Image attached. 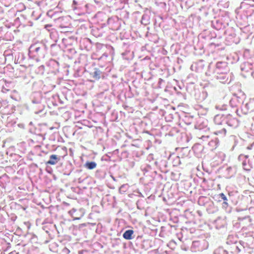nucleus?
<instances>
[{"instance_id": "f257e3e1", "label": "nucleus", "mask_w": 254, "mask_h": 254, "mask_svg": "<svg viewBox=\"0 0 254 254\" xmlns=\"http://www.w3.org/2000/svg\"><path fill=\"white\" fill-rule=\"evenodd\" d=\"M60 160V157H58L56 155L53 154L50 156V160L47 162L46 164L54 165Z\"/></svg>"}, {"instance_id": "f03ea898", "label": "nucleus", "mask_w": 254, "mask_h": 254, "mask_svg": "<svg viewBox=\"0 0 254 254\" xmlns=\"http://www.w3.org/2000/svg\"><path fill=\"white\" fill-rule=\"evenodd\" d=\"M133 234V231L132 230H128L126 231L123 234V237L124 239L126 240H131L132 239V235Z\"/></svg>"}, {"instance_id": "7ed1b4c3", "label": "nucleus", "mask_w": 254, "mask_h": 254, "mask_svg": "<svg viewBox=\"0 0 254 254\" xmlns=\"http://www.w3.org/2000/svg\"><path fill=\"white\" fill-rule=\"evenodd\" d=\"M101 72L98 69H96L95 71L92 73V77L95 80H98L100 78Z\"/></svg>"}, {"instance_id": "20e7f679", "label": "nucleus", "mask_w": 254, "mask_h": 254, "mask_svg": "<svg viewBox=\"0 0 254 254\" xmlns=\"http://www.w3.org/2000/svg\"><path fill=\"white\" fill-rule=\"evenodd\" d=\"M97 164L94 162H87L86 163L85 166L88 169L92 170L96 168Z\"/></svg>"}, {"instance_id": "39448f33", "label": "nucleus", "mask_w": 254, "mask_h": 254, "mask_svg": "<svg viewBox=\"0 0 254 254\" xmlns=\"http://www.w3.org/2000/svg\"><path fill=\"white\" fill-rule=\"evenodd\" d=\"M220 195L221 198L223 199L224 200H227V197H226V196H225V195L223 193H220Z\"/></svg>"}, {"instance_id": "423d86ee", "label": "nucleus", "mask_w": 254, "mask_h": 254, "mask_svg": "<svg viewBox=\"0 0 254 254\" xmlns=\"http://www.w3.org/2000/svg\"><path fill=\"white\" fill-rule=\"evenodd\" d=\"M62 150H63L65 152L64 156L66 155L67 153H66V150L65 147L62 148Z\"/></svg>"}, {"instance_id": "0eeeda50", "label": "nucleus", "mask_w": 254, "mask_h": 254, "mask_svg": "<svg viewBox=\"0 0 254 254\" xmlns=\"http://www.w3.org/2000/svg\"><path fill=\"white\" fill-rule=\"evenodd\" d=\"M80 219V218H78V217H74V218H73V220H78V219Z\"/></svg>"}]
</instances>
